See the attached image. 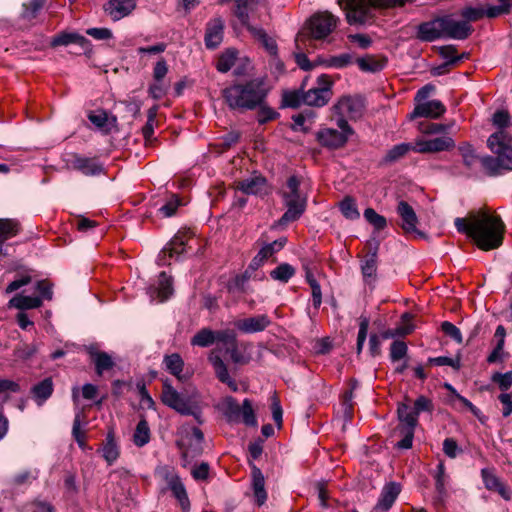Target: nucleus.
<instances>
[{
	"instance_id": "bb28decb",
	"label": "nucleus",
	"mask_w": 512,
	"mask_h": 512,
	"mask_svg": "<svg viewBox=\"0 0 512 512\" xmlns=\"http://www.w3.org/2000/svg\"><path fill=\"white\" fill-rule=\"evenodd\" d=\"M88 119L104 134H109L113 129L117 127V118L114 115H110L103 109L91 111L88 114Z\"/></svg>"
},
{
	"instance_id": "0e129e2a",
	"label": "nucleus",
	"mask_w": 512,
	"mask_h": 512,
	"mask_svg": "<svg viewBox=\"0 0 512 512\" xmlns=\"http://www.w3.org/2000/svg\"><path fill=\"white\" fill-rule=\"evenodd\" d=\"M510 120V114L506 110H497L492 117L493 125L498 127L499 130H504L509 125Z\"/></svg>"
},
{
	"instance_id": "49530a36",
	"label": "nucleus",
	"mask_w": 512,
	"mask_h": 512,
	"mask_svg": "<svg viewBox=\"0 0 512 512\" xmlns=\"http://www.w3.org/2000/svg\"><path fill=\"white\" fill-rule=\"evenodd\" d=\"M356 63L361 71L373 73L382 70L385 66V61L377 60L372 55L357 58Z\"/></svg>"
},
{
	"instance_id": "f704fd0d",
	"label": "nucleus",
	"mask_w": 512,
	"mask_h": 512,
	"mask_svg": "<svg viewBox=\"0 0 512 512\" xmlns=\"http://www.w3.org/2000/svg\"><path fill=\"white\" fill-rule=\"evenodd\" d=\"M397 413L400 421L398 429L411 428L415 430V427L418 423V415L413 408L407 404L402 403L398 406Z\"/></svg>"
},
{
	"instance_id": "4be33fe9",
	"label": "nucleus",
	"mask_w": 512,
	"mask_h": 512,
	"mask_svg": "<svg viewBox=\"0 0 512 512\" xmlns=\"http://www.w3.org/2000/svg\"><path fill=\"white\" fill-rule=\"evenodd\" d=\"M446 111L445 106L439 100H431L417 104L409 114V119L414 120L419 117L437 119Z\"/></svg>"
},
{
	"instance_id": "8fccbe9b",
	"label": "nucleus",
	"mask_w": 512,
	"mask_h": 512,
	"mask_svg": "<svg viewBox=\"0 0 512 512\" xmlns=\"http://www.w3.org/2000/svg\"><path fill=\"white\" fill-rule=\"evenodd\" d=\"M306 281L312 291V303L315 308H319L322 303V292L320 284L317 282L314 274L310 270H306Z\"/></svg>"
},
{
	"instance_id": "6e6d98bb",
	"label": "nucleus",
	"mask_w": 512,
	"mask_h": 512,
	"mask_svg": "<svg viewBox=\"0 0 512 512\" xmlns=\"http://www.w3.org/2000/svg\"><path fill=\"white\" fill-rule=\"evenodd\" d=\"M435 487L441 498L446 496V482L447 476L445 474V466L440 462L436 467L435 472Z\"/></svg>"
},
{
	"instance_id": "052dcab7",
	"label": "nucleus",
	"mask_w": 512,
	"mask_h": 512,
	"mask_svg": "<svg viewBox=\"0 0 512 512\" xmlns=\"http://www.w3.org/2000/svg\"><path fill=\"white\" fill-rule=\"evenodd\" d=\"M225 351L229 354L231 361L235 364L244 365L247 364L250 360L249 356L245 355L239 350L237 342L231 346H228Z\"/></svg>"
},
{
	"instance_id": "e2e57ef3",
	"label": "nucleus",
	"mask_w": 512,
	"mask_h": 512,
	"mask_svg": "<svg viewBox=\"0 0 512 512\" xmlns=\"http://www.w3.org/2000/svg\"><path fill=\"white\" fill-rule=\"evenodd\" d=\"M441 329L442 331L447 335L449 336L450 338H452L453 340H455L458 344H461L462 341H463V338H462V334H461V331L458 327H456L453 323L449 322V321H444L442 322L441 324Z\"/></svg>"
},
{
	"instance_id": "a18cd8bd",
	"label": "nucleus",
	"mask_w": 512,
	"mask_h": 512,
	"mask_svg": "<svg viewBox=\"0 0 512 512\" xmlns=\"http://www.w3.org/2000/svg\"><path fill=\"white\" fill-rule=\"evenodd\" d=\"M316 114L315 112L308 108L296 115H292L291 118L294 121V125L292 126V129L294 130H301L303 132H307L309 130V126H305L306 122H309V124H312L314 121Z\"/></svg>"
},
{
	"instance_id": "338daca9",
	"label": "nucleus",
	"mask_w": 512,
	"mask_h": 512,
	"mask_svg": "<svg viewBox=\"0 0 512 512\" xmlns=\"http://www.w3.org/2000/svg\"><path fill=\"white\" fill-rule=\"evenodd\" d=\"M32 281V277L29 274H23L17 279L13 280L9 285L5 288L6 294H11L18 289L22 288L23 286H26L30 284Z\"/></svg>"
},
{
	"instance_id": "e433bc0d",
	"label": "nucleus",
	"mask_w": 512,
	"mask_h": 512,
	"mask_svg": "<svg viewBox=\"0 0 512 512\" xmlns=\"http://www.w3.org/2000/svg\"><path fill=\"white\" fill-rule=\"evenodd\" d=\"M21 230L20 223L15 219L4 218L0 219V252L3 249V243L16 236Z\"/></svg>"
},
{
	"instance_id": "2eb2a0df",
	"label": "nucleus",
	"mask_w": 512,
	"mask_h": 512,
	"mask_svg": "<svg viewBox=\"0 0 512 512\" xmlns=\"http://www.w3.org/2000/svg\"><path fill=\"white\" fill-rule=\"evenodd\" d=\"M334 113L339 118L357 120L362 117L365 110V102L361 96H342L333 106Z\"/></svg>"
},
{
	"instance_id": "20e7f679",
	"label": "nucleus",
	"mask_w": 512,
	"mask_h": 512,
	"mask_svg": "<svg viewBox=\"0 0 512 512\" xmlns=\"http://www.w3.org/2000/svg\"><path fill=\"white\" fill-rule=\"evenodd\" d=\"M489 155L487 166L489 177H497L512 171V137L505 130H498L487 139Z\"/></svg>"
},
{
	"instance_id": "f03ea898",
	"label": "nucleus",
	"mask_w": 512,
	"mask_h": 512,
	"mask_svg": "<svg viewBox=\"0 0 512 512\" xmlns=\"http://www.w3.org/2000/svg\"><path fill=\"white\" fill-rule=\"evenodd\" d=\"M474 31L472 25L463 20H455L452 15L436 17L417 27L416 37L423 42L437 39L465 40Z\"/></svg>"
},
{
	"instance_id": "7c9ffc66",
	"label": "nucleus",
	"mask_w": 512,
	"mask_h": 512,
	"mask_svg": "<svg viewBox=\"0 0 512 512\" xmlns=\"http://www.w3.org/2000/svg\"><path fill=\"white\" fill-rule=\"evenodd\" d=\"M251 466L252 476V489L258 506H261L267 500V493L265 490V479L262 471L253 463Z\"/></svg>"
},
{
	"instance_id": "69168bd1",
	"label": "nucleus",
	"mask_w": 512,
	"mask_h": 512,
	"mask_svg": "<svg viewBox=\"0 0 512 512\" xmlns=\"http://www.w3.org/2000/svg\"><path fill=\"white\" fill-rule=\"evenodd\" d=\"M216 342L222 343L227 348L237 342V337L233 330H218L216 331Z\"/></svg>"
},
{
	"instance_id": "423d86ee",
	"label": "nucleus",
	"mask_w": 512,
	"mask_h": 512,
	"mask_svg": "<svg viewBox=\"0 0 512 512\" xmlns=\"http://www.w3.org/2000/svg\"><path fill=\"white\" fill-rule=\"evenodd\" d=\"M317 87L309 89L305 93L300 90L290 91V108H297L302 103L310 107H323L333 96V81L327 74H321L317 78Z\"/></svg>"
},
{
	"instance_id": "c03bdc74",
	"label": "nucleus",
	"mask_w": 512,
	"mask_h": 512,
	"mask_svg": "<svg viewBox=\"0 0 512 512\" xmlns=\"http://www.w3.org/2000/svg\"><path fill=\"white\" fill-rule=\"evenodd\" d=\"M238 52L235 49L225 50L218 58L216 68L221 73L228 72L235 64L237 60Z\"/></svg>"
},
{
	"instance_id": "4c0bfd02",
	"label": "nucleus",
	"mask_w": 512,
	"mask_h": 512,
	"mask_svg": "<svg viewBox=\"0 0 512 512\" xmlns=\"http://www.w3.org/2000/svg\"><path fill=\"white\" fill-rule=\"evenodd\" d=\"M414 151V146L410 143H400L390 148L381 163L384 165L393 164L402 159L409 151Z\"/></svg>"
},
{
	"instance_id": "393cba45",
	"label": "nucleus",
	"mask_w": 512,
	"mask_h": 512,
	"mask_svg": "<svg viewBox=\"0 0 512 512\" xmlns=\"http://www.w3.org/2000/svg\"><path fill=\"white\" fill-rule=\"evenodd\" d=\"M103 8L113 21H118L132 13L136 0H109Z\"/></svg>"
},
{
	"instance_id": "ea45409f",
	"label": "nucleus",
	"mask_w": 512,
	"mask_h": 512,
	"mask_svg": "<svg viewBox=\"0 0 512 512\" xmlns=\"http://www.w3.org/2000/svg\"><path fill=\"white\" fill-rule=\"evenodd\" d=\"M208 361L213 367L215 376L217 379L223 383L224 381L228 380L231 376L228 372V367L225 364V362L222 360L220 355L216 353L215 350L211 351L208 355Z\"/></svg>"
},
{
	"instance_id": "4468645a",
	"label": "nucleus",
	"mask_w": 512,
	"mask_h": 512,
	"mask_svg": "<svg viewBox=\"0 0 512 512\" xmlns=\"http://www.w3.org/2000/svg\"><path fill=\"white\" fill-rule=\"evenodd\" d=\"M161 400L164 405L175 410L181 415H188L189 413H192L191 405L193 402L188 397L182 396L171 385L168 379L163 382Z\"/></svg>"
},
{
	"instance_id": "39448f33",
	"label": "nucleus",
	"mask_w": 512,
	"mask_h": 512,
	"mask_svg": "<svg viewBox=\"0 0 512 512\" xmlns=\"http://www.w3.org/2000/svg\"><path fill=\"white\" fill-rule=\"evenodd\" d=\"M413 0H337L350 25H363L375 16L376 8L403 6Z\"/></svg>"
},
{
	"instance_id": "c9c22d12",
	"label": "nucleus",
	"mask_w": 512,
	"mask_h": 512,
	"mask_svg": "<svg viewBox=\"0 0 512 512\" xmlns=\"http://www.w3.org/2000/svg\"><path fill=\"white\" fill-rule=\"evenodd\" d=\"M102 457L108 465H112L120 455L119 446L115 440L113 431H109L106 435L105 442L101 448Z\"/></svg>"
},
{
	"instance_id": "09e8293b",
	"label": "nucleus",
	"mask_w": 512,
	"mask_h": 512,
	"mask_svg": "<svg viewBox=\"0 0 512 512\" xmlns=\"http://www.w3.org/2000/svg\"><path fill=\"white\" fill-rule=\"evenodd\" d=\"M339 208L343 216L349 220H355L360 217L355 200L347 196L339 204Z\"/></svg>"
},
{
	"instance_id": "37998d69",
	"label": "nucleus",
	"mask_w": 512,
	"mask_h": 512,
	"mask_svg": "<svg viewBox=\"0 0 512 512\" xmlns=\"http://www.w3.org/2000/svg\"><path fill=\"white\" fill-rule=\"evenodd\" d=\"M354 62V57L351 53H342L339 55L330 56L323 60V64L328 68L343 69L350 66Z\"/></svg>"
},
{
	"instance_id": "864d4df0",
	"label": "nucleus",
	"mask_w": 512,
	"mask_h": 512,
	"mask_svg": "<svg viewBox=\"0 0 512 512\" xmlns=\"http://www.w3.org/2000/svg\"><path fill=\"white\" fill-rule=\"evenodd\" d=\"M370 320L367 316L361 315L359 317V331L357 335V343H356V352L357 354H360L363 350L368 328H369Z\"/></svg>"
},
{
	"instance_id": "ddd939ff",
	"label": "nucleus",
	"mask_w": 512,
	"mask_h": 512,
	"mask_svg": "<svg viewBox=\"0 0 512 512\" xmlns=\"http://www.w3.org/2000/svg\"><path fill=\"white\" fill-rule=\"evenodd\" d=\"M505 14H508L507 0H499L497 5H488L487 7L467 6L460 12L463 21H467V23L478 21L484 17L496 18Z\"/></svg>"
},
{
	"instance_id": "b1692460",
	"label": "nucleus",
	"mask_w": 512,
	"mask_h": 512,
	"mask_svg": "<svg viewBox=\"0 0 512 512\" xmlns=\"http://www.w3.org/2000/svg\"><path fill=\"white\" fill-rule=\"evenodd\" d=\"M224 21L214 17L206 24L205 45L208 49L217 48L223 41Z\"/></svg>"
},
{
	"instance_id": "9d476101",
	"label": "nucleus",
	"mask_w": 512,
	"mask_h": 512,
	"mask_svg": "<svg viewBox=\"0 0 512 512\" xmlns=\"http://www.w3.org/2000/svg\"><path fill=\"white\" fill-rule=\"evenodd\" d=\"M462 162L467 170V176L480 179L483 175L489 177L487 159L489 155H480L469 143H462L458 147Z\"/></svg>"
},
{
	"instance_id": "6e6552de",
	"label": "nucleus",
	"mask_w": 512,
	"mask_h": 512,
	"mask_svg": "<svg viewBox=\"0 0 512 512\" xmlns=\"http://www.w3.org/2000/svg\"><path fill=\"white\" fill-rule=\"evenodd\" d=\"M336 125L339 128L322 127L316 132L317 142L329 150H337L346 145L350 136L354 134V129L345 118H338Z\"/></svg>"
},
{
	"instance_id": "774afa93",
	"label": "nucleus",
	"mask_w": 512,
	"mask_h": 512,
	"mask_svg": "<svg viewBox=\"0 0 512 512\" xmlns=\"http://www.w3.org/2000/svg\"><path fill=\"white\" fill-rule=\"evenodd\" d=\"M497 399L502 404V416L509 417L512 414V391L499 394Z\"/></svg>"
},
{
	"instance_id": "72a5a7b5",
	"label": "nucleus",
	"mask_w": 512,
	"mask_h": 512,
	"mask_svg": "<svg viewBox=\"0 0 512 512\" xmlns=\"http://www.w3.org/2000/svg\"><path fill=\"white\" fill-rule=\"evenodd\" d=\"M53 391L54 385L52 379L45 378L32 387L31 394L37 405L41 406L51 397Z\"/></svg>"
},
{
	"instance_id": "bf43d9fd",
	"label": "nucleus",
	"mask_w": 512,
	"mask_h": 512,
	"mask_svg": "<svg viewBox=\"0 0 512 512\" xmlns=\"http://www.w3.org/2000/svg\"><path fill=\"white\" fill-rule=\"evenodd\" d=\"M408 347L404 341L395 340L390 346V359L392 362L401 360L407 355Z\"/></svg>"
},
{
	"instance_id": "58836bf2",
	"label": "nucleus",
	"mask_w": 512,
	"mask_h": 512,
	"mask_svg": "<svg viewBox=\"0 0 512 512\" xmlns=\"http://www.w3.org/2000/svg\"><path fill=\"white\" fill-rule=\"evenodd\" d=\"M163 363L166 367V370L169 371V373L175 376L178 380L183 381L185 379V377L182 375L184 361L178 353L166 355L164 357Z\"/></svg>"
},
{
	"instance_id": "f8f14e48",
	"label": "nucleus",
	"mask_w": 512,
	"mask_h": 512,
	"mask_svg": "<svg viewBox=\"0 0 512 512\" xmlns=\"http://www.w3.org/2000/svg\"><path fill=\"white\" fill-rule=\"evenodd\" d=\"M339 22V17L329 11L317 12L306 22L305 29L312 39L323 40L337 28Z\"/></svg>"
},
{
	"instance_id": "cd10ccee",
	"label": "nucleus",
	"mask_w": 512,
	"mask_h": 512,
	"mask_svg": "<svg viewBox=\"0 0 512 512\" xmlns=\"http://www.w3.org/2000/svg\"><path fill=\"white\" fill-rule=\"evenodd\" d=\"M70 44L78 45L85 52L90 50L91 47L90 41L78 33L62 32L53 37L50 43L52 47L67 46Z\"/></svg>"
},
{
	"instance_id": "680f3d73",
	"label": "nucleus",
	"mask_w": 512,
	"mask_h": 512,
	"mask_svg": "<svg viewBox=\"0 0 512 512\" xmlns=\"http://www.w3.org/2000/svg\"><path fill=\"white\" fill-rule=\"evenodd\" d=\"M36 289L39 292L37 297H42V302L44 300L51 301L53 299V284L50 281L46 279L37 281Z\"/></svg>"
},
{
	"instance_id": "412c9836",
	"label": "nucleus",
	"mask_w": 512,
	"mask_h": 512,
	"mask_svg": "<svg viewBox=\"0 0 512 512\" xmlns=\"http://www.w3.org/2000/svg\"><path fill=\"white\" fill-rule=\"evenodd\" d=\"M397 213L402 220L401 227L406 233H416L418 236L424 237V233L416 228L418 218L413 207L408 202L404 200L399 201Z\"/></svg>"
},
{
	"instance_id": "79ce46f5",
	"label": "nucleus",
	"mask_w": 512,
	"mask_h": 512,
	"mask_svg": "<svg viewBox=\"0 0 512 512\" xmlns=\"http://www.w3.org/2000/svg\"><path fill=\"white\" fill-rule=\"evenodd\" d=\"M151 437L150 427L145 418L138 422L133 434V442L137 447H143L149 443Z\"/></svg>"
},
{
	"instance_id": "3c124183",
	"label": "nucleus",
	"mask_w": 512,
	"mask_h": 512,
	"mask_svg": "<svg viewBox=\"0 0 512 512\" xmlns=\"http://www.w3.org/2000/svg\"><path fill=\"white\" fill-rule=\"evenodd\" d=\"M46 3V0H30L23 4L21 17L25 20H32L37 17Z\"/></svg>"
},
{
	"instance_id": "a19ab883",
	"label": "nucleus",
	"mask_w": 512,
	"mask_h": 512,
	"mask_svg": "<svg viewBox=\"0 0 512 512\" xmlns=\"http://www.w3.org/2000/svg\"><path fill=\"white\" fill-rule=\"evenodd\" d=\"M216 342V331L210 328L200 329L190 340L192 346L209 347Z\"/></svg>"
},
{
	"instance_id": "f3484780",
	"label": "nucleus",
	"mask_w": 512,
	"mask_h": 512,
	"mask_svg": "<svg viewBox=\"0 0 512 512\" xmlns=\"http://www.w3.org/2000/svg\"><path fill=\"white\" fill-rule=\"evenodd\" d=\"M67 165L85 176H97L104 172L103 165L96 158H88L79 154H74L68 160Z\"/></svg>"
},
{
	"instance_id": "2f4dec72",
	"label": "nucleus",
	"mask_w": 512,
	"mask_h": 512,
	"mask_svg": "<svg viewBox=\"0 0 512 512\" xmlns=\"http://www.w3.org/2000/svg\"><path fill=\"white\" fill-rule=\"evenodd\" d=\"M7 306L8 308L18 309L21 312L30 309H37L42 306V297L27 296L19 293L9 300Z\"/></svg>"
},
{
	"instance_id": "dca6fc26",
	"label": "nucleus",
	"mask_w": 512,
	"mask_h": 512,
	"mask_svg": "<svg viewBox=\"0 0 512 512\" xmlns=\"http://www.w3.org/2000/svg\"><path fill=\"white\" fill-rule=\"evenodd\" d=\"M455 148V141L448 135L431 139L418 138L415 141L414 151L421 154L451 151Z\"/></svg>"
},
{
	"instance_id": "de8ad7c7",
	"label": "nucleus",
	"mask_w": 512,
	"mask_h": 512,
	"mask_svg": "<svg viewBox=\"0 0 512 512\" xmlns=\"http://www.w3.org/2000/svg\"><path fill=\"white\" fill-rule=\"evenodd\" d=\"M481 476L484 482L485 487L488 490H496L499 493L505 491V486L501 483L499 478L493 473L492 470L488 468H483L481 470Z\"/></svg>"
},
{
	"instance_id": "a878e982",
	"label": "nucleus",
	"mask_w": 512,
	"mask_h": 512,
	"mask_svg": "<svg viewBox=\"0 0 512 512\" xmlns=\"http://www.w3.org/2000/svg\"><path fill=\"white\" fill-rule=\"evenodd\" d=\"M147 292L152 300L166 301L173 294L172 278L165 272H161L157 286H150Z\"/></svg>"
},
{
	"instance_id": "c85d7f7f",
	"label": "nucleus",
	"mask_w": 512,
	"mask_h": 512,
	"mask_svg": "<svg viewBox=\"0 0 512 512\" xmlns=\"http://www.w3.org/2000/svg\"><path fill=\"white\" fill-rule=\"evenodd\" d=\"M87 352L95 365V370L98 376L103 375L105 371L114 367L115 363L108 353L99 351L94 346H89L87 348Z\"/></svg>"
},
{
	"instance_id": "7ed1b4c3",
	"label": "nucleus",
	"mask_w": 512,
	"mask_h": 512,
	"mask_svg": "<svg viewBox=\"0 0 512 512\" xmlns=\"http://www.w3.org/2000/svg\"><path fill=\"white\" fill-rule=\"evenodd\" d=\"M223 98L231 109L252 110L260 106L266 92L263 81L253 79L245 84H234L222 91Z\"/></svg>"
},
{
	"instance_id": "9b49d317",
	"label": "nucleus",
	"mask_w": 512,
	"mask_h": 512,
	"mask_svg": "<svg viewBox=\"0 0 512 512\" xmlns=\"http://www.w3.org/2000/svg\"><path fill=\"white\" fill-rule=\"evenodd\" d=\"M310 184L295 176H290V222L298 220L306 211Z\"/></svg>"
},
{
	"instance_id": "13d9d810",
	"label": "nucleus",
	"mask_w": 512,
	"mask_h": 512,
	"mask_svg": "<svg viewBox=\"0 0 512 512\" xmlns=\"http://www.w3.org/2000/svg\"><path fill=\"white\" fill-rule=\"evenodd\" d=\"M428 364L436 366H450L455 370H459L461 368V361L459 356L456 358H450L447 356L430 357L428 358Z\"/></svg>"
},
{
	"instance_id": "aec40b11",
	"label": "nucleus",
	"mask_w": 512,
	"mask_h": 512,
	"mask_svg": "<svg viewBox=\"0 0 512 512\" xmlns=\"http://www.w3.org/2000/svg\"><path fill=\"white\" fill-rule=\"evenodd\" d=\"M186 241V235L184 234H178L174 236L159 254L158 264L160 266L170 265V258H178L185 252Z\"/></svg>"
},
{
	"instance_id": "a211bd4d",
	"label": "nucleus",
	"mask_w": 512,
	"mask_h": 512,
	"mask_svg": "<svg viewBox=\"0 0 512 512\" xmlns=\"http://www.w3.org/2000/svg\"><path fill=\"white\" fill-rule=\"evenodd\" d=\"M271 324V320L265 314L255 315L234 322L235 328L244 334H253L264 331Z\"/></svg>"
},
{
	"instance_id": "473e14b6",
	"label": "nucleus",
	"mask_w": 512,
	"mask_h": 512,
	"mask_svg": "<svg viewBox=\"0 0 512 512\" xmlns=\"http://www.w3.org/2000/svg\"><path fill=\"white\" fill-rule=\"evenodd\" d=\"M379 242L375 241L371 251L361 261V272L364 279H375L377 272Z\"/></svg>"
},
{
	"instance_id": "f257e3e1",
	"label": "nucleus",
	"mask_w": 512,
	"mask_h": 512,
	"mask_svg": "<svg viewBox=\"0 0 512 512\" xmlns=\"http://www.w3.org/2000/svg\"><path fill=\"white\" fill-rule=\"evenodd\" d=\"M454 225L459 233L473 239L483 251L496 249L503 243L505 224L498 215L482 211L471 215L468 220L458 217Z\"/></svg>"
},
{
	"instance_id": "1a4fd4ad",
	"label": "nucleus",
	"mask_w": 512,
	"mask_h": 512,
	"mask_svg": "<svg viewBox=\"0 0 512 512\" xmlns=\"http://www.w3.org/2000/svg\"><path fill=\"white\" fill-rule=\"evenodd\" d=\"M252 1L253 0H235L234 15L238 18L240 23L248 29L253 37L262 44L270 56H276V41L268 36L264 29L252 26L249 23L248 7Z\"/></svg>"
},
{
	"instance_id": "603ef678",
	"label": "nucleus",
	"mask_w": 512,
	"mask_h": 512,
	"mask_svg": "<svg viewBox=\"0 0 512 512\" xmlns=\"http://www.w3.org/2000/svg\"><path fill=\"white\" fill-rule=\"evenodd\" d=\"M364 218L377 231H381V230L385 229L387 226L386 218L384 216L378 214L373 208L365 209Z\"/></svg>"
},
{
	"instance_id": "4d7b16f0",
	"label": "nucleus",
	"mask_w": 512,
	"mask_h": 512,
	"mask_svg": "<svg viewBox=\"0 0 512 512\" xmlns=\"http://www.w3.org/2000/svg\"><path fill=\"white\" fill-rule=\"evenodd\" d=\"M419 129L423 134L427 135L446 134L450 129V125L427 122L421 123Z\"/></svg>"
},
{
	"instance_id": "6ab92c4d",
	"label": "nucleus",
	"mask_w": 512,
	"mask_h": 512,
	"mask_svg": "<svg viewBox=\"0 0 512 512\" xmlns=\"http://www.w3.org/2000/svg\"><path fill=\"white\" fill-rule=\"evenodd\" d=\"M236 189L247 195H265L268 193L266 179L258 174H253L236 182Z\"/></svg>"
},
{
	"instance_id": "c756f323",
	"label": "nucleus",
	"mask_w": 512,
	"mask_h": 512,
	"mask_svg": "<svg viewBox=\"0 0 512 512\" xmlns=\"http://www.w3.org/2000/svg\"><path fill=\"white\" fill-rule=\"evenodd\" d=\"M169 489L172 491L173 496L179 501V504L184 512H188L190 508L189 498L178 475H171L167 477Z\"/></svg>"
},
{
	"instance_id": "0eeeda50",
	"label": "nucleus",
	"mask_w": 512,
	"mask_h": 512,
	"mask_svg": "<svg viewBox=\"0 0 512 512\" xmlns=\"http://www.w3.org/2000/svg\"><path fill=\"white\" fill-rule=\"evenodd\" d=\"M219 409L228 423H243L252 427L258 424L252 402L247 398L239 405L234 397L227 396L222 400Z\"/></svg>"
},
{
	"instance_id": "5fc2aeb1",
	"label": "nucleus",
	"mask_w": 512,
	"mask_h": 512,
	"mask_svg": "<svg viewBox=\"0 0 512 512\" xmlns=\"http://www.w3.org/2000/svg\"><path fill=\"white\" fill-rule=\"evenodd\" d=\"M491 381L498 385L502 393L507 392L512 386V370L505 373H493L491 376Z\"/></svg>"
},
{
	"instance_id": "5701e85b",
	"label": "nucleus",
	"mask_w": 512,
	"mask_h": 512,
	"mask_svg": "<svg viewBox=\"0 0 512 512\" xmlns=\"http://www.w3.org/2000/svg\"><path fill=\"white\" fill-rule=\"evenodd\" d=\"M400 491L401 486L396 482H389L386 485H384L378 498V501L374 506V511L387 512L396 501L398 495L400 494Z\"/></svg>"
}]
</instances>
